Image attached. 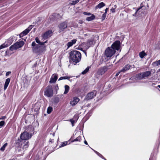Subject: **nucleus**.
<instances>
[{
  "label": "nucleus",
  "mask_w": 160,
  "mask_h": 160,
  "mask_svg": "<svg viewBox=\"0 0 160 160\" xmlns=\"http://www.w3.org/2000/svg\"><path fill=\"white\" fill-rule=\"evenodd\" d=\"M95 152V153L97 154V152H98L94 150H93Z\"/></svg>",
  "instance_id": "5fc2aeb1"
},
{
  "label": "nucleus",
  "mask_w": 160,
  "mask_h": 160,
  "mask_svg": "<svg viewBox=\"0 0 160 160\" xmlns=\"http://www.w3.org/2000/svg\"><path fill=\"white\" fill-rule=\"evenodd\" d=\"M84 53H85L86 55V52H84Z\"/></svg>",
  "instance_id": "6e6d98bb"
},
{
  "label": "nucleus",
  "mask_w": 160,
  "mask_h": 160,
  "mask_svg": "<svg viewBox=\"0 0 160 160\" xmlns=\"http://www.w3.org/2000/svg\"><path fill=\"white\" fill-rule=\"evenodd\" d=\"M105 6V4L103 2H101L95 7V9L96 10L98 8H101Z\"/></svg>",
  "instance_id": "a211bd4d"
},
{
  "label": "nucleus",
  "mask_w": 160,
  "mask_h": 160,
  "mask_svg": "<svg viewBox=\"0 0 160 160\" xmlns=\"http://www.w3.org/2000/svg\"><path fill=\"white\" fill-rule=\"evenodd\" d=\"M76 39H74L72 40L71 41L68 42L67 44L68 48L72 46L73 44H74L76 43Z\"/></svg>",
  "instance_id": "f3484780"
},
{
  "label": "nucleus",
  "mask_w": 160,
  "mask_h": 160,
  "mask_svg": "<svg viewBox=\"0 0 160 160\" xmlns=\"http://www.w3.org/2000/svg\"><path fill=\"white\" fill-rule=\"evenodd\" d=\"M28 143V142H24V144L23 146V148H28L29 144Z\"/></svg>",
  "instance_id": "cd10ccee"
},
{
  "label": "nucleus",
  "mask_w": 160,
  "mask_h": 160,
  "mask_svg": "<svg viewBox=\"0 0 160 160\" xmlns=\"http://www.w3.org/2000/svg\"><path fill=\"white\" fill-rule=\"evenodd\" d=\"M97 155H98V156H99V155H101V154H100V153H99L98 152H97Z\"/></svg>",
  "instance_id": "8fccbe9b"
},
{
  "label": "nucleus",
  "mask_w": 160,
  "mask_h": 160,
  "mask_svg": "<svg viewBox=\"0 0 160 160\" xmlns=\"http://www.w3.org/2000/svg\"><path fill=\"white\" fill-rule=\"evenodd\" d=\"M52 111V108L51 107H49L47 109V112L48 114H50Z\"/></svg>",
  "instance_id": "c85d7f7f"
},
{
  "label": "nucleus",
  "mask_w": 160,
  "mask_h": 160,
  "mask_svg": "<svg viewBox=\"0 0 160 160\" xmlns=\"http://www.w3.org/2000/svg\"><path fill=\"white\" fill-rule=\"evenodd\" d=\"M81 140V136H79L76 138V139L71 141L72 142H73L75 141H79L80 142Z\"/></svg>",
  "instance_id": "bb28decb"
},
{
  "label": "nucleus",
  "mask_w": 160,
  "mask_h": 160,
  "mask_svg": "<svg viewBox=\"0 0 160 160\" xmlns=\"http://www.w3.org/2000/svg\"><path fill=\"white\" fill-rule=\"evenodd\" d=\"M158 87L159 88H160V85H158Z\"/></svg>",
  "instance_id": "4d7b16f0"
},
{
  "label": "nucleus",
  "mask_w": 160,
  "mask_h": 160,
  "mask_svg": "<svg viewBox=\"0 0 160 160\" xmlns=\"http://www.w3.org/2000/svg\"><path fill=\"white\" fill-rule=\"evenodd\" d=\"M146 55V54L145 53L144 51L140 52L139 53V57L141 58H142Z\"/></svg>",
  "instance_id": "5701e85b"
},
{
  "label": "nucleus",
  "mask_w": 160,
  "mask_h": 160,
  "mask_svg": "<svg viewBox=\"0 0 160 160\" xmlns=\"http://www.w3.org/2000/svg\"><path fill=\"white\" fill-rule=\"evenodd\" d=\"M8 45H7V44H6L5 43H4L2 45H1L0 46V50L3 48H6L7 47H8Z\"/></svg>",
  "instance_id": "473e14b6"
},
{
  "label": "nucleus",
  "mask_w": 160,
  "mask_h": 160,
  "mask_svg": "<svg viewBox=\"0 0 160 160\" xmlns=\"http://www.w3.org/2000/svg\"><path fill=\"white\" fill-rule=\"evenodd\" d=\"M70 56L72 60L75 63L78 62L81 60V53L77 50H73L71 52Z\"/></svg>",
  "instance_id": "7ed1b4c3"
},
{
  "label": "nucleus",
  "mask_w": 160,
  "mask_h": 160,
  "mask_svg": "<svg viewBox=\"0 0 160 160\" xmlns=\"http://www.w3.org/2000/svg\"><path fill=\"white\" fill-rule=\"evenodd\" d=\"M32 25L30 26L28 28L26 29L25 30L21 32L19 34L20 37L21 38L27 35L31 30L32 28Z\"/></svg>",
  "instance_id": "9d476101"
},
{
  "label": "nucleus",
  "mask_w": 160,
  "mask_h": 160,
  "mask_svg": "<svg viewBox=\"0 0 160 160\" xmlns=\"http://www.w3.org/2000/svg\"><path fill=\"white\" fill-rule=\"evenodd\" d=\"M58 77L57 74H52L50 78L49 82L50 83H54L56 82Z\"/></svg>",
  "instance_id": "9b49d317"
},
{
  "label": "nucleus",
  "mask_w": 160,
  "mask_h": 160,
  "mask_svg": "<svg viewBox=\"0 0 160 160\" xmlns=\"http://www.w3.org/2000/svg\"><path fill=\"white\" fill-rule=\"evenodd\" d=\"M142 7H140V8H138V9L137 10V11H136V13L138 12V11L139 10H140L141 8H142Z\"/></svg>",
  "instance_id": "a18cd8bd"
},
{
  "label": "nucleus",
  "mask_w": 160,
  "mask_h": 160,
  "mask_svg": "<svg viewBox=\"0 0 160 160\" xmlns=\"http://www.w3.org/2000/svg\"><path fill=\"white\" fill-rule=\"evenodd\" d=\"M79 2V0H73L71 1L70 2V4L71 5H74Z\"/></svg>",
  "instance_id": "a878e982"
},
{
  "label": "nucleus",
  "mask_w": 160,
  "mask_h": 160,
  "mask_svg": "<svg viewBox=\"0 0 160 160\" xmlns=\"http://www.w3.org/2000/svg\"><path fill=\"white\" fill-rule=\"evenodd\" d=\"M65 90L64 92V94H66L68 93L69 90V87L68 85H66L65 86Z\"/></svg>",
  "instance_id": "4be33fe9"
},
{
  "label": "nucleus",
  "mask_w": 160,
  "mask_h": 160,
  "mask_svg": "<svg viewBox=\"0 0 160 160\" xmlns=\"http://www.w3.org/2000/svg\"><path fill=\"white\" fill-rule=\"evenodd\" d=\"M11 73V72H7V73H6V75L7 76H8L9 74Z\"/></svg>",
  "instance_id": "37998d69"
},
{
  "label": "nucleus",
  "mask_w": 160,
  "mask_h": 160,
  "mask_svg": "<svg viewBox=\"0 0 160 160\" xmlns=\"http://www.w3.org/2000/svg\"><path fill=\"white\" fill-rule=\"evenodd\" d=\"M95 152V153L97 154V152H98L94 150H93Z\"/></svg>",
  "instance_id": "864d4df0"
},
{
  "label": "nucleus",
  "mask_w": 160,
  "mask_h": 160,
  "mask_svg": "<svg viewBox=\"0 0 160 160\" xmlns=\"http://www.w3.org/2000/svg\"><path fill=\"white\" fill-rule=\"evenodd\" d=\"M35 41L37 43L39 44L41 46H43L45 43H46L47 42V41H46L44 42H41L40 40H39V38L38 37H36L35 38Z\"/></svg>",
  "instance_id": "aec40b11"
},
{
  "label": "nucleus",
  "mask_w": 160,
  "mask_h": 160,
  "mask_svg": "<svg viewBox=\"0 0 160 160\" xmlns=\"http://www.w3.org/2000/svg\"><path fill=\"white\" fill-rule=\"evenodd\" d=\"M131 67V65L129 64H127L121 70V72H124L128 70Z\"/></svg>",
  "instance_id": "dca6fc26"
},
{
  "label": "nucleus",
  "mask_w": 160,
  "mask_h": 160,
  "mask_svg": "<svg viewBox=\"0 0 160 160\" xmlns=\"http://www.w3.org/2000/svg\"><path fill=\"white\" fill-rule=\"evenodd\" d=\"M121 72V70L119 71L118 72H117L116 75H115V76H118L119 75V73L121 72Z\"/></svg>",
  "instance_id": "c03bdc74"
},
{
  "label": "nucleus",
  "mask_w": 160,
  "mask_h": 160,
  "mask_svg": "<svg viewBox=\"0 0 160 160\" xmlns=\"http://www.w3.org/2000/svg\"><path fill=\"white\" fill-rule=\"evenodd\" d=\"M69 142V141H66V142H63L61 146H60V147H64L66 145H67L68 144V142ZM69 143H68L69 144Z\"/></svg>",
  "instance_id": "72a5a7b5"
},
{
  "label": "nucleus",
  "mask_w": 160,
  "mask_h": 160,
  "mask_svg": "<svg viewBox=\"0 0 160 160\" xmlns=\"http://www.w3.org/2000/svg\"><path fill=\"white\" fill-rule=\"evenodd\" d=\"M107 69L106 67H103L99 69L98 71V73L99 75H102L105 73L107 71Z\"/></svg>",
  "instance_id": "ddd939ff"
},
{
  "label": "nucleus",
  "mask_w": 160,
  "mask_h": 160,
  "mask_svg": "<svg viewBox=\"0 0 160 160\" xmlns=\"http://www.w3.org/2000/svg\"><path fill=\"white\" fill-rule=\"evenodd\" d=\"M96 92L95 91H93L88 93L85 97L84 101H88L93 98L96 96Z\"/></svg>",
  "instance_id": "6e6552de"
},
{
  "label": "nucleus",
  "mask_w": 160,
  "mask_h": 160,
  "mask_svg": "<svg viewBox=\"0 0 160 160\" xmlns=\"http://www.w3.org/2000/svg\"><path fill=\"white\" fill-rule=\"evenodd\" d=\"M95 43V42L93 40H88L87 42H84V44H86L87 46V48H88L91 45H93Z\"/></svg>",
  "instance_id": "2eb2a0df"
},
{
  "label": "nucleus",
  "mask_w": 160,
  "mask_h": 160,
  "mask_svg": "<svg viewBox=\"0 0 160 160\" xmlns=\"http://www.w3.org/2000/svg\"><path fill=\"white\" fill-rule=\"evenodd\" d=\"M84 143L85 144L88 145V143L86 140L84 141Z\"/></svg>",
  "instance_id": "09e8293b"
},
{
  "label": "nucleus",
  "mask_w": 160,
  "mask_h": 160,
  "mask_svg": "<svg viewBox=\"0 0 160 160\" xmlns=\"http://www.w3.org/2000/svg\"><path fill=\"white\" fill-rule=\"evenodd\" d=\"M6 118V117L5 116H2L1 118H0V119H5Z\"/></svg>",
  "instance_id": "a19ab883"
},
{
  "label": "nucleus",
  "mask_w": 160,
  "mask_h": 160,
  "mask_svg": "<svg viewBox=\"0 0 160 160\" xmlns=\"http://www.w3.org/2000/svg\"><path fill=\"white\" fill-rule=\"evenodd\" d=\"M54 89H55V90H56V91L58 90L59 89V88H58V85H56L55 86V88H54Z\"/></svg>",
  "instance_id": "ea45409f"
},
{
  "label": "nucleus",
  "mask_w": 160,
  "mask_h": 160,
  "mask_svg": "<svg viewBox=\"0 0 160 160\" xmlns=\"http://www.w3.org/2000/svg\"><path fill=\"white\" fill-rule=\"evenodd\" d=\"M111 12H115V8H112L111 9Z\"/></svg>",
  "instance_id": "79ce46f5"
},
{
  "label": "nucleus",
  "mask_w": 160,
  "mask_h": 160,
  "mask_svg": "<svg viewBox=\"0 0 160 160\" xmlns=\"http://www.w3.org/2000/svg\"><path fill=\"white\" fill-rule=\"evenodd\" d=\"M151 74V72L150 71H146L137 75V77L140 79H143L150 76Z\"/></svg>",
  "instance_id": "39448f33"
},
{
  "label": "nucleus",
  "mask_w": 160,
  "mask_h": 160,
  "mask_svg": "<svg viewBox=\"0 0 160 160\" xmlns=\"http://www.w3.org/2000/svg\"><path fill=\"white\" fill-rule=\"evenodd\" d=\"M49 141H50V142H51L52 143L53 142V140H52V139H50V140Z\"/></svg>",
  "instance_id": "3c124183"
},
{
  "label": "nucleus",
  "mask_w": 160,
  "mask_h": 160,
  "mask_svg": "<svg viewBox=\"0 0 160 160\" xmlns=\"http://www.w3.org/2000/svg\"><path fill=\"white\" fill-rule=\"evenodd\" d=\"M5 122L3 121L0 122V128H2L5 124Z\"/></svg>",
  "instance_id": "f704fd0d"
},
{
  "label": "nucleus",
  "mask_w": 160,
  "mask_h": 160,
  "mask_svg": "<svg viewBox=\"0 0 160 160\" xmlns=\"http://www.w3.org/2000/svg\"><path fill=\"white\" fill-rule=\"evenodd\" d=\"M106 14H107L106 13H104L102 15V19L104 20L105 19V18L106 16Z\"/></svg>",
  "instance_id": "58836bf2"
},
{
  "label": "nucleus",
  "mask_w": 160,
  "mask_h": 160,
  "mask_svg": "<svg viewBox=\"0 0 160 160\" xmlns=\"http://www.w3.org/2000/svg\"><path fill=\"white\" fill-rule=\"evenodd\" d=\"M32 52L39 55L43 53L46 51L45 46H41L36 44L34 41L32 42Z\"/></svg>",
  "instance_id": "f03ea898"
},
{
  "label": "nucleus",
  "mask_w": 160,
  "mask_h": 160,
  "mask_svg": "<svg viewBox=\"0 0 160 160\" xmlns=\"http://www.w3.org/2000/svg\"><path fill=\"white\" fill-rule=\"evenodd\" d=\"M78 114H75L74 115L73 119H74L77 121V120H78Z\"/></svg>",
  "instance_id": "c9c22d12"
},
{
  "label": "nucleus",
  "mask_w": 160,
  "mask_h": 160,
  "mask_svg": "<svg viewBox=\"0 0 160 160\" xmlns=\"http://www.w3.org/2000/svg\"><path fill=\"white\" fill-rule=\"evenodd\" d=\"M59 27L60 30V32L63 31L67 27V22L65 21L61 23L59 26Z\"/></svg>",
  "instance_id": "f8f14e48"
},
{
  "label": "nucleus",
  "mask_w": 160,
  "mask_h": 160,
  "mask_svg": "<svg viewBox=\"0 0 160 160\" xmlns=\"http://www.w3.org/2000/svg\"><path fill=\"white\" fill-rule=\"evenodd\" d=\"M95 152V153L97 154V152H98L94 150H93Z\"/></svg>",
  "instance_id": "603ef678"
},
{
  "label": "nucleus",
  "mask_w": 160,
  "mask_h": 160,
  "mask_svg": "<svg viewBox=\"0 0 160 160\" xmlns=\"http://www.w3.org/2000/svg\"><path fill=\"white\" fill-rule=\"evenodd\" d=\"M99 156L101 158H103L104 159H105V160H106V159H105L103 157V156L101 154V155H99Z\"/></svg>",
  "instance_id": "de8ad7c7"
},
{
  "label": "nucleus",
  "mask_w": 160,
  "mask_h": 160,
  "mask_svg": "<svg viewBox=\"0 0 160 160\" xmlns=\"http://www.w3.org/2000/svg\"><path fill=\"white\" fill-rule=\"evenodd\" d=\"M10 79L9 78H8L6 80L4 88V90H5L7 89L10 83Z\"/></svg>",
  "instance_id": "6ab92c4d"
},
{
  "label": "nucleus",
  "mask_w": 160,
  "mask_h": 160,
  "mask_svg": "<svg viewBox=\"0 0 160 160\" xmlns=\"http://www.w3.org/2000/svg\"><path fill=\"white\" fill-rule=\"evenodd\" d=\"M83 14L85 15L89 16L91 15V14L90 12H84Z\"/></svg>",
  "instance_id": "4c0bfd02"
},
{
  "label": "nucleus",
  "mask_w": 160,
  "mask_h": 160,
  "mask_svg": "<svg viewBox=\"0 0 160 160\" xmlns=\"http://www.w3.org/2000/svg\"><path fill=\"white\" fill-rule=\"evenodd\" d=\"M32 136L31 134H29V132L26 131L21 134L20 138L22 140H27L31 138Z\"/></svg>",
  "instance_id": "423d86ee"
},
{
  "label": "nucleus",
  "mask_w": 160,
  "mask_h": 160,
  "mask_svg": "<svg viewBox=\"0 0 160 160\" xmlns=\"http://www.w3.org/2000/svg\"><path fill=\"white\" fill-rule=\"evenodd\" d=\"M7 143H5L3 146L0 148V150L2 151H4L5 150V147L7 146Z\"/></svg>",
  "instance_id": "c756f323"
},
{
  "label": "nucleus",
  "mask_w": 160,
  "mask_h": 160,
  "mask_svg": "<svg viewBox=\"0 0 160 160\" xmlns=\"http://www.w3.org/2000/svg\"><path fill=\"white\" fill-rule=\"evenodd\" d=\"M34 128L32 127H29L28 129H27V132H29V134H32V132L34 131Z\"/></svg>",
  "instance_id": "b1692460"
},
{
  "label": "nucleus",
  "mask_w": 160,
  "mask_h": 160,
  "mask_svg": "<svg viewBox=\"0 0 160 160\" xmlns=\"http://www.w3.org/2000/svg\"><path fill=\"white\" fill-rule=\"evenodd\" d=\"M120 42L119 41H115L112 45L111 47H108L105 51V55L107 57H111L114 54L116 50L119 49Z\"/></svg>",
  "instance_id": "f257e3e1"
},
{
  "label": "nucleus",
  "mask_w": 160,
  "mask_h": 160,
  "mask_svg": "<svg viewBox=\"0 0 160 160\" xmlns=\"http://www.w3.org/2000/svg\"><path fill=\"white\" fill-rule=\"evenodd\" d=\"M53 94V91L51 86H48L44 92V95L48 97H52Z\"/></svg>",
  "instance_id": "0eeeda50"
},
{
  "label": "nucleus",
  "mask_w": 160,
  "mask_h": 160,
  "mask_svg": "<svg viewBox=\"0 0 160 160\" xmlns=\"http://www.w3.org/2000/svg\"><path fill=\"white\" fill-rule=\"evenodd\" d=\"M70 121L71 122L72 125V126H73V124L74 123L76 122L77 121L75 120L74 119H71L70 120Z\"/></svg>",
  "instance_id": "e433bc0d"
},
{
  "label": "nucleus",
  "mask_w": 160,
  "mask_h": 160,
  "mask_svg": "<svg viewBox=\"0 0 160 160\" xmlns=\"http://www.w3.org/2000/svg\"><path fill=\"white\" fill-rule=\"evenodd\" d=\"M79 99L76 97L74 98L70 102V104L72 106L75 105L79 101Z\"/></svg>",
  "instance_id": "4468645a"
},
{
  "label": "nucleus",
  "mask_w": 160,
  "mask_h": 160,
  "mask_svg": "<svg viewBox=\"0 0 160 160\" xmlns=\"http://www.w3.org/2000/svg\"><path fill=\"white\" fill-rule=\"evenodd\" d=\"M108 10V8H106L105 10V12L104 13H106L107 14V11Z\"/></svg>",
  "instance_id": "49530a36"
},
{
  "label": "nucleus",
  "mask_w": 160,
  "mask_h": 160,
  "mask_svg": "<svg viewBox=\"0 0 160 160\" xmlns=\"http://www.w3.org/2000/svg\"><path fill=\"white\" fill-rule=\"evenodd\" d=\"M24 44V42L22 41H21L16 42L14 44L12 45L10 47L11 51H13L22 47Z\"/></svg>",
  "instance_id": "20e7f679"
},
{
  "label": "nucleus",
  "mask_w": 160,
  "mask_h": 160,
  "mask_svg": "<svg viewBox=\"0 0 160 160\" xmlns=\"http://www.w3.org/2000/svg\"><path fill=\"white\" fill-rule=\"evenodd\" d=\"M95 18V16L94 15H92L91 16L87 17L86 20L88 21H90L94 20Z\"/></svg>",
  "instance_id": "412c9836"
},
{
  "label": "nucleus",
  "mask_w": 160,
  "mask_h": 160,
  "mask_svg": "<svg viewBox=\"0 0 160 160\" xmlns=\"http://www.w3.org/2000/svg\"><path fill=\"white\" fill-rule=\"evenodd\" d=\"M52 32L51 30H48L45 32L42 35V37L44 39H46L50 37Z\"/></svg>",
  "instance_id": "1a4fd4ad"
},
{
  "label": "nucleus",
  "mask_w": 160,
  "mask_h": 160,
  "mask_svg": "<svg viewBox=\"0 0 160 160\" xmlns=\"http://www.w3.org/2000/svg\"><path fill=\"white\" fill-rule=\"evenodd\" d=\"M89 69V67H87L84 71L82 72V74H86L88 72Z\"/></svg>",
  "instance_id": "7c9ffc66"
},
{
  "label": "nucleus",
  "mask_w": 160,
  "mask_h": 160,
  "mask_svg": "<svg viewBox=\"0 0 160 160\" xmlns=\"http://www.w3.org/2000/svg\"><path fill=\"white\" fill-rule=\"evenodd\" d=\"M70 78L67 76L62 77H60L58 79V80L60 81L63 79H67Z\"/></svg>",
  "instance_id": "2f4dec72"
},
{
  "label": "nucleus",
  "mask_w": 160,
  "mask_h": 160,
  "mask_svg": "<svg viewBox=\"0 0 160 160\" xmlns=\"http://www.w3.org/2000/svg\"><path fill=\"white\" fill-rule=\"evenodd\" d=\"M152 64L154 66H156L160 65V59L158 61L153 62Z\"/></svg>",
  "instance_id": "393cba45"
}]
</instances>
